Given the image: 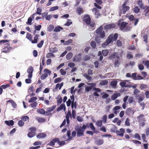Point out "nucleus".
Instances as JSON below:
<instances>
[{
    "label": "nucleus",
    "mask_w": 149,
    "mask_h": 149,
    "mask_svg": "<svg viewBox=\"0 0 149 149\" xmlns=\"http://www.w3.org/2000/svg\"><path fill=\"white\" fill-rule=\"evenodd\" d=\"M89 127L92 130H93V124L92 123H87L86 125H83L82 127L80 126L76 130L77 135L78 137H80L84 135V132L85 131L86 128Z\"/></svg>",
    "instance_id": "obj_1"
},
{
    "label": "nucleus",
    "mask_w": 149,
    "mask_h": 149,
    "mask_svg": "<svg viewBox=\"0 0 149 149\" xmlns=\"http://www.w3.org/2000/svg\"><path fill=\"white\" fill-rule=\"evenodd\" d=\"M118 34L115 33L114 35L111 34L106 40V42L103 43L102 45V47H106L111 42L113 41H116L118 38Z\"/></svg>",
    "instance_id": "obj_2"
},
{
    "label": "nucleus",
    "mask_w": 149,
    "mask_h": 149,
    "mask_svg": "<svg viewBox=\"0 0 149 149\" xmlns=\"http://www.w3.org/2000/svg\"><path fill=\"white\" fill-rule=\"evenodd\" d=\"M137 118L140 126L143 127L145 125V122L146 121V120L145 118L144 114H142L140 115L137 116Z\"/></svg>",
    "instance_id": "obj_3"
},
{
    "label": "nucleus",
    "mask_w": 149,
    "mask_h": 149,
    "mask_svg": "<svg viewBox=\"0 0 149 149\" xmlns=\"http://www.w3.org/2000/svg\"><path fill=\"white\" fill-rule=\"evenodd\" d=\"M44 73L42 74L40 77V78L42 80H44L45 79L48 75H50L51 73V71L47 68H45L44 70Z\"/></svg>",
    "instance_id": "obj_4"
},
{
    "label": "nucleus",
    "mask_w": 149,
    "mask_h": 149,
    "mask_svg": "<svg viewBox=\"0 0 149 149\" xmlns=\"http://www.w3.org/2000/svg\"><path fill=\"white\" fill-rule=\"evenodd\" d=\"M96 33L99 35L100 37L103 38L105 36V32L103 30L102 26H100L96 31Z\"/></svg>",
    "instance_id": "obj_5"
},
{
    "label": "nucleus",
    "mask_w": 149,
    "mask_h": 149,
    "mask_svg": "<svg viewBox=\"0 0 149 149\" xmlns=\"http://www.w3.org/2000/svg\"><path fill=\"white\" fill-rule=\"evenodd\" d=\"M56 107V105H52V107H47L46 109V115L49 116L52 114L50 112L53 111Z\"/></svg>",
    "instance_id": "obj_6"
},
{
    "label": "nucleus",
    "mask_w": 149,
    "mask_h": 149,
    "mask_svg": "<svg viewBox=\"0 0 149 149\" xmlns=\"http://www.w3.org/2000/svg\"><path fill=\"white\" fill-rule=\"evenodd\" d=\"M126 1L121 6L122 12L123 14H125L126 12L130 9V7L128 6H126Z\"/></svg>",
    "instance_id": "obj_7"
},
{
    "label": "nucleus",
    "mask_w": 149,
    "mask_h": 149,
    "mask_svg": "<svg viewBox=\"0 0 149 149\" xmlns=\"http://www.w3.org/2000/svg\"><path fill=\"white\" fill-rule=\"evenodd\" d=\"M82 54L79 53L78 55H76L73 58V61L74 62H77L80 61L82 59Z\"/></svg>",
    "instance_id": "obj_8"
},
{
    "label": "nucleus",
    "mask_w": 149,
    "mask_h": 149,
    "mask_svg": "<svg viewBox=\"0 0 149 149\" xmlns=\"http://www.w3.org/2000/svg\"><path fill=\"white\" fill-rule=\"evenodd\" d=\"M10 45V44L8 43L5 44V47L2 49V52L5 53L9 52L12 49V47H8V46L9 45Z\"/></svg>",
    "instance_id": "obj_9"
},
{
    "label": "nucleus",
    "mask_w": 149,
    "mask_h": 149,
    "mask_svg": "<svg viewBox=\"0 0 149 149\" xmlns=\"http://www.w3.org/2000/svg\"><path fill=\"white\" fill-rule=\"evenodd\" d=\"M83 21L88 25L90 24L91 19L90 16L88 15H86L83 17Z\"/></svg>",
    "instance_id": "obj_10"
},
{
    "label": "nucleus",
    "mask_w": 149,
    "mask_h": 149,
    "mask_svg": "<svg viewBox=\"0 0 149 149\" xmlns=\"http://www.w3.org/2000/svg\"><path fill=\"white\" fill-rule=\"evenodd\" d=\"M96 3H94L95 6L99 9H101L102 7L100 6L102 3V1L101 0H95Z\"/></svg>",
    "instance_id": "obj_11"
},
{
    "label": "nucleus",
    "mask_w": 149,
    "mask_h": 149,
    "mask_svg": "<svg viewBox=\"0 0 149 149\" xmlns=\"http://www.w3.org/2000/svg\"><path fill=\"white\" fill-rule=\"evenodd\" d=\"M34 71L33 67L30 66L29 67L27 70V72L29 73L28 77L29 78H31L32 77V73Z\"/></svg>",
    "instance_id": "obj_12"
},
{
    "label": "nucleus",
    "mask_w": 149,
    "mask_h": 149,
    "mask_svg": "<svg viewBox=\"0 0 149 149\" xmlns=\"http://www.w3.org/2000/svg\"><path fill=\"white\" fill-rule=\"evenodd\" d=\"M125 130L123 128H120V130H117L116 131V133L117 135L121 137H122L123 136V134Z\"/></svg>",
    "instance_id": "obj_13"
},
{
    "label": "nucleus",
    "mask_w": 149,
    "mask_h": 149,
    "mask_svg": "<svg viewBox=\"0 0 149 149\" xmlns=\"http://www.w3.org/2000/svg\"><path fill=\"white\" fill-rule=\"evenodd\" d=\"M129 19L131 21H132L133 20H134V25L136 26L137 24L139 22V19H135L133 15H131L129 17Z\"/></svg>",
    "instance_id": "obj_14"
},
{
    "label": "nucleus",
    "mask_w": 149,
    "mask_h": 149,
    "mask_svg": "<svg viewBox=\"0 0 149 149\" xmlns=\"http://www.w3.org/2000/svg\"><path fill=\"white\" fill-rule=\"evenodd\" d=\"M116 25L115 24L112 23L106 25L104 27V28L105 30H107L114 28L116 27Z\"/></svg>",
    "instance_id": "obj_15"
},
{
    "label": "nucleus",
    "mask_w": 149,
    "mask_h": 149,
    "mask_svg": "<svg viewBox=\"0 0 149 149\" xmlns=\"http://www.w3.org/2000/svg\"><path fill=\"white\" fill-rule=\"evenodd\" d=\"M134 111L133 109H132V108H127L125 111V113L126 115L128 116L130 115L131 113L134 114Z\"/></svg>",
    "instance_id": "obj_16"
},
{
    "label": "nucleus",
    "mask_w": 149,
    "mask_h": 149,
    "mask_svg": "<svg viewBox=\"0 0 149 149\" xmlns=\"http://www.w3.org/2000/svg\"><path fill=\"white\" fill-rule=\"evenodd\" d=\"M58 141V138H55L51 140L48 143V145L51 146H53L55 145V143L57 142Z\"/></svg>",
    "instance_id": "obj_17"
},
{
    "label": "nucleus",
    "mask_w": 149,
    "mask_h": 149,
    "mask_svg": "<svg viewBox=\"0 0 149 149\" xmlns=\"http://www.w3.org/2000/svg\"><path fill=\"white\" fill-rule=\"evenodd\" d=\"M37 11L33 13L32 15V17L34 18V17L35 16L36 14H38L39 15H40L41 14V12L42 11V10L41 8H38L37 9Z\"/></svg>",
    "instance_id": "obj_18"
},
{
    "label": "nucleus",
    "mask_w": 149,
    "mask_h": 149,
    "mask_svg": "<svg viewBox=\"0 0 149 149\" xmlns=\"http://www.w3.org/2000/svg\"><path fill=\"white\" fill-rule=\"evenodd\" d=\"M94 91H95V92L94 93V95L97 97L99 96L97 93H100L101 91V90L99 88H94Z\"/></svg>",
    "instance_id": "obj_19"
},
{
    "label": "nucleus",
    "mask_w": 149,
    "mask_h": 149,
    "mask_svg": "<svg viewBox=\"0 0 149 149\" xmlns=\"http://www.w3.org/2000/svg\"><path fill=\"white\" fill-rule=\"evenodd\" d=\"M46 136V134L44 133H40L37 135V137L38 139H42L45 137Z\"/></svg>",
    "instance_id": "obj_20"
},
{
    "label": "nucleus",
    "mask_w": 149,
    "mask_h": 149,
    "mask_svg": "<svg viewBox=\"0 0 149 149\" xmlns=\"http://www.w3.org/2000/svg\"><path fill=\"white\" fill-rule=\"evenodd\" d=\"M5 123L8 126H13L14 124V121L13 120H6L5 121Z\"/></svg>",
    "instance_id": "obj_21"
},
{
    "label": "nucleus",
    "mask_w": 149,
    "mask_h": 149,
    "mask_svg": "<svg viewBox=\"0 0 149 149\" xmlns=\"http://www.w3.org/2000/svg\"><path fill=\"white\" fill-rule=\"evenodd\" d=\"M120 96V93H117L113 94L111 97V99L112 100H114L117 98L118 97Z\"/></svg>",
    "instance_id": "obj_22"
},
{
    "label": "nucleus",
    "mask_w": 149,
    "mask_h": 149,
    "mask_svg": "<svg viewBox=\"0 0 149 149\" xmlns=\"http://www.w3.org/2000/svg\"><path fill=\"white\" fill-rule=\"evenodd\" d=\"M65 106L64 103L61 104L60 106L57 109L56 111H59L63 109L64 110H65Z\"/></svg>",
    "instance_id": "obj_23"
},
{
    "label": "nucleus",
    "mask_w": 149,
    "mask_h": 149,
    "mask_svg": "<svg viewBox=\"0 0 149 149\" xmlns=\"http://www.w3.org/2000/svg\"><path fill=\"white\" fill-rule=\"evenodd\" d=\"M94 11H95V18H97L100 16V13L99 11L96 8H94Z\"/></svg>",
    "instance_id": "obj_24"
},
{
    "label": "nucleus",
    "mask_w": 149,
    "mask_h": 149,
    "mask_svg": "<svg viewBox=\"0 0 149 149\" xmlns=\"http://www.w3.org/2000/svg\"><path fill=\"white\" fill-rule=\"evenodd\" d=\"M36 119L39 123H44L45 121L46 120V119L44 118L37 117L36 118Z\"/></svg>",
    "instance_id": "obj_25"
},
{
    "label": "nucleus",
    "mask_w": 149,
    "mask_h": 149,
    "mask_svg": "<svg viewBox=\"0 0 149 149\" xmlns=\"http://www.w3.org/2000/svg\"><path fill=\"white\" fill-rule=\"evenodd\" d=\"M117 53L116 52H114L113 54H112L109 56V58L111 59H114L116 58H119V56L116 55Z\"/></svg>",
    "instance_id": "obj_26"
},
{
    "label": "nucleus",
    "mask_w": 149,
    "mask_h": 149,
    "mask_svg": "<svg viewBox=\"0 0 149 149\" xmlns=\"http://www.w3.org/2000/svg\"><path fill=\"white\" fill-rule=\"evenodd\" d=\"M119 84L122 87H129V85L127 84L125 81H121L120 82Z\"/></svg>",
    "instance_id": "obj_27"
},
{
    "label": "nucleus",
    "mask_w": 149,
    "mask_h": 149,
    "mask_svg": "<svg viewBox=\"0 0 149 149\" xmlns=\"http://www.w3.org/2000/svg\"><path fill=\"white\" fill-rule=\"evenodd\" d=\"M128 23L126 22H122L120 24V29L122 30L123 29H124L126 25L128 24Z\"/></svg>",
    "instance_id": "obj_28"
},
{
    "label": "nucleus",
    "mask_w": 149,
    "mask_h": 149,
    "mask_svg": "<svg viewBox=\"0 0 149 149\" xmlns=\"http://www.w3.org/2000/svg\"><path fill=\"white\" fill-rule=\"evenodd\" d=\"M118 81L116 80H113L111 81L110 84L114 88H116V86L117 84Z\"/></svg>",
    "instance_id": "obj_29"
},
{
    "label": "nucleus",
    "mask_w": 149,
    "mask_h": 149,
    "mask_svg": "<svg viewBox=\"0 0 149 149\" xmlns=\"http://www.w3.org/2000/svg\"><path fill=\"white\" fill-rule=\"evenodd\" d=\"M104 143V140L102 139H99L96 141L95 143L97 145H100Z\"/></svg>",
    "instance_id": "obj_30"
},
{
    "label": "nucleus",
    "mask_w": 149,
    "mask_h": 149,
    "mask_svg": "<svg viewBox=\"0 0 149 149\" xmlns=\"http://www.w3.org/2000/svg\"><path fill=\"white\" fill-rule=\"evenodd\" d=\"M36 134V132H29V133H28L27 134L29 138H32Z\"/></svg>",
    "instance_id": "obj_31"
},
{
    "label": "nucleus",
    "mask_w": 149,
    "mask_h": 149,
    "mask_svg": "<svg viewBox=\"0 0 149 149\" xmlns=\"http://www.w3.org/2000/svg\"><path fill=\"white\" fill-rule=\"evenodd\" d=\"M137 97H138V102L139 103L142 101L144 99V97L143 95L141 94H139L138 95Z\"/></svg>",
    "instance_id": "obj_32"
},
{
    "label": "nucleus",
    "mask_w": 149,
    "mask_h": 149,
    "mask_svg": "<svg viewBox=\"0 0 149 149\" xmlns=\"http://www.w3.org/2000/svg\"><path fill=\"white\" fill-rule=\"evenodd\" d=\"M144 8L145 9V15L146 16H149V6H145Z\"/></svg>",
    "instance_id": "obj_33"
},
{
    "label": "nucleus",
    "mask_w": 149,
    "mask_h": 149,
    "mask_svg": "<svg viewBox=\"0 0 149 149\" xmlns=\"http://www.w3.org/2000/svg\"><path fill=\"white\" fill-rule=\"evenodd\" d=\"M38 36H39L37 34L35 36L34 38V40H32L31 43L33 44L37 43L38 40Z\"/></svg>",
    "instance_id": "obj_34"
},
{
    "label": "nucleus",
    "mask_w": 149,
    "mask_h": 149,
    "mask_svg": "<svg viewBox=\"0 0 149 149\" xmlns=\"http://www.w3.org/2000/svg\"><path fill=\"white\" fill-rule=\"evenodd\" d=\"M10 102L11 103L12 106L14 108H16V107L17 104L13 100L11 99H10L7 101V102Z\"/></svg>",
    "instance_id": "obj_35"
},
{
    "label": "nucleus",
    "mask_w": 149,
    "mask_h": 149,
    "mask_svg": "<svg viewBox=\"0 0 149 149\" xmlns=\"http://www.w3.org/2000/svg\"><path fill=\"white\" fill-rule=\"evenodd\" d=\"M140 93V91L137 89H135L133 92V94L135 95V97H137L139 93Z\"/></svg>",
    "instance_id": "obj_36"
},
{
    "label": "nucleus",
    "mask_w": 149,
    "mask_h": 149,
    "mask_svg": "<svg viewBox=\"0 0 149 149\" xmlns=\"http://www.w3.org/2000/svg\"><path fill=\"white\" fill-rule=\"evenodd\" d=\"M137 4L141 8H144L143 7V4L141 0H139L137 2Z\"/></svg>",
    "instance_id": "obj_37"
},
{
    "label": "nucleus",
    "mask_w": 149,
    "mask_h": 149,
    "mask_svg": "<svg viewBox=\"0 0 149 149\" xmlns=\"http://www.w3.org/2000/svg\"><path fill=\"white\" fill-rule=\"evenodd\" d=\"M73 56V54L72 52L68 53L66 55V58L68 60H69Z\"/></svg>",
    "instance_id": "obj_38"
},
{
    "label": "nucleus",
    "mask_w": 149,
    "mask_h": 149,
    "mask_svg": "<svg viewBox=\"0 0 149 149\" xmlns=\"http://www.w3.org/2000/svg\"><path fill=\"white\" fill-rule=\"evenodd\" d=\"M37 112L38 113H39L42 114L44 115L45 114H46V111L43 109H38L37 110Z\"/></svg>",
    "instance_id": "obj_39"
},
{
    "label": "nucleus",
    "mask_w": 149,
    "mask_h": 149,
    "mask_svg": "<svg viewBox=\"0 0 149 149\" xmlns=\"http://www.w3.org/2000/svg\"><path fill=\"white\" fill-rule=\"evenodd\" d=\"M26 38L28 39L29 41L32 42V36H31V34L30 33H27Z\"/></svg>",
    "instance_id": "obj_40"
},
{
    "label": "nucleus",
    "mask_w": 149,
    "mask_h": 149,
    "mask_svg": "<svg viewBox=\"0 0 149 149\" xmlns=\"http://www.w3.org/2000/svg\"><path fill=\"white\" fill-rule=\"evenodd\" d=\"M102 53L103 55L106 56H107L109 53V51L108 49L103 50L102 51Z\"/></svg>",
    "instance_id": "obj_41"
},
{
    "label": "nucleus",
    "mask_w": 149,
    "mask_h": 149,
    "mask_svg": "<svg viewBox=\"0 0 149 149\" xmlns=\"http://www.w3.org/2000/svg\"><path fill=\"white\" fill-rule=\"evenodd\" d=\"M21 119L24 121H29V118L28 116H23L21 118Z\"/></svg>",
    "instance_id": "obj_42"
},
{
    "label": "nucleus",
    "mask_w": 149,
    "mask_h": 149,
    "mask_svg": "<svg viewBox=\"0 0 149 149\" xmlns=\"http://www.w3.org/2000/svg\"><path fill=\"white\" fill-rule=\"evenodd\" d=\"M108 83V81L107 80H102L100 82V84L102 86L105 85L107 84Z\"/></svg>",
    "instance_id": "obj_43"
},
{
    "label": "nucleus",
    "mask_w": 149,
    "mask_h": 149,
    "mask_svg": "<svg viewBox=\"0 0 149 149\" xmlns=\"http://www.w3.org/2000/svg\"><path fill=\"white\" fill-rule=\"evenodd\" d=\"M116 129L117 127L116 126L114 125H113L112 127H111L110 129V131L111 132H113L114 133L116 132V131L117 130Z\"/></svg>",
    "instance_id": "obj_44"
},
{
    "label": "nucleus",
    "mask_w": 149,
    "mask_h": 149,
    "mask_svg": "<svg viewBox=\"0 0 149 149\" xmlns=\"http://www.w3.org/2000/svg\"><path fill=\"white\" fill-rule=\"evenodd\" d=\"M133 11L136 13H137L140 10V9L138 6H135L133 8Z\"/></svg>",
    "instance_id": "obj_45"
},
{
    "label": "nucleus",
    "mask_w": 149,
    "mask_h": 149,
    "mask_svg": "<svg viewBox=\"0 0 149 149\" xmlns=\"http://www.w3.org/2000/svg\"><path fill=\"white\" fill-rule=\"evenodd\" d=\"M141 137L143 142L146 143H147V141L146 140V135L145 134H142Z\"/></svg>",
    "instance_id": "obj_46"
},
{
    "label": "nucleus",
    "mask_w": 149,
    "mask_h": 149,
    "mask_svg": "<svg viewBox=\"0 0 149 149\" xmlns=\"http://www.w3.org/2000/svg\"><path fill=\"white\" fill-rule=\"evenodd\" d=\"M61 29L63 30V28L60 26L56 27L54 31L55 32H59L61 31Z\"/></svg>",
    "instance_id": "obj_47"
},
{
    "label": "nucleus",
    "mask_w": 149,
    "mask_h": 149,
    "mask_svg": "<svg viewBox=\"0 0 149 149\" xmlns=\"http://www.w3.org/2000/svg\"><path fill=\"white\" fill-rule=\"evenodd\" d=\"M54 29V26L52 24L50 25L48 27L47 30L49 32L52 31Z\"/></svg>",
    "instance_id": "obj_48"
},
{
    "label": "nucleus",
    "mask_w": 149,
    "mask_h": 149,
    "mask_svg": "<svg viewBox=\"0 0 149 149\" xmlns=\"http://www.w3.org/2000/svg\"><path fill=\"white\" fill-rule=\"evenodd\" d=\"M83 12V10L82 8H78L77 9V13L79 15L81 14Z\"/></svg>",
    "instance_id": "obj_49"
},
{
    "label": "nucleus",
    "mask_w": 149,
    "mask_h": 149,
    "mask_svg": "<svg viewBox=\"0 0 149 149\" xmlns=\"http://www.w3.org/2000/svg\"><path fill=\"white\" fill-rule=\"evenodd\" d=\"M37 99V98L36 97H33L31 98L29 101V103H31L33 102H35L36 100Z\"/></svg>",
    "instance_id": "obj_50"
},
{
    "label": "nucleus",
    "mask_w": 149,
    "mask_h": 149,
    "mask_svg": "<svg viewBox=\"0 0 149 149\" xmlns=\"http://www.w3.org/2000/svg\"><path fill=\"white\" fill-rule=\"evenodd\" d=\"M134 136L136 139L139 140H141L140 136L138 133H135L134 135Z\"/></svg>",
    "instance_id": "obj_51"
},
{
    "label": "nucleus",
    "mask_w": 149,
    "mask_h": 149,
    "mask_svg": "<svg viewBox=\"0 0 149 149\" xmlns=\"http://www.w3.org/2000/svg\"><path fill=\"white\" fill-rule=\"evenodd\" d=\"M52 57H54V54H53L52 53H48L46 54V57L47 58H51Z\"/></svg>",
    "instance_id": "obj_52"
},
{
    "label": "nucleus",
    "mask_w": 149,
    "mask_h": 149,
    "mask_svg": "<svg viewBox=\"0 0 149 149\" xmlns=\"http://www.w3.org/2000/svg\"><path fill=\"white\" fill-rule=\"evenodd\" d=\"M142 63L146 66L147 68L149 67V61H143Z\"/></svg>",
    "instance_id": "obj_53"
},
{
    "label": "nucleus",
    "mask_w": 149,
    "mask_h": 149,
    "mask_svg": "<svg viewBox=\"0 0 149 149\" xmlns=\"http://www.w3.org/2000/svg\"><path fill=\"white\" fill-rule=\"evenodd\" d=\"M70 117H71V112L70 111H69L67 113L65 116V118H66V120H69Z\"/></svg>",
    "instance_id": "obj_54"
},
{
    "label": "nucleus",
    "mask_w": 149,
    "mask_h": 149,
    "mask_svg": "<svg viewBox=\"0 0 149 149\" xmlns=\"http://www.w3.org/2000/svg\"><path fill=\"white\" fill-rule=\"evenodd\" d=\"M73 41V40L71 39H69L68 41H65L64 43V45H68L72 42Z\"/></svg>",
    "instance_id": "obj_55"
},
{
    "label": "nucleus",
    "mask_w": 149,
    "mask_h": 149,
    "mask_svg": "<svg viewBox=\"0 0 149 149\" xmlns=\"http://www.w3.org/2000/svg\"><path fill=\"white\" fill-rule=\"evenodd\" d=\"M96 125L98 127H101L102 125V120L100 121H97L95 123Z\"/></svg>",
    "instance_id": "obj_56"
},
{
    "label": "nucleus",
    "mask_w": 149,
    "mask_h": 149,
    "mask_svg": "<svg viewBox=\"0 0 149 149\" xmlns=\"http://www.w3.org/2000/svg\"><path fill=\"white\" fill-rule=\"evenodd\" d=\"M101 94V95H103L102 97L103 98H106L109 96L108 94L104 92L102 93Z\"/></svg>",
    "instance_id": "obj_57"
},
{
    "label": "nucleus",
    "mask_w": 149,
    "mask_h": 149,
    "mask_svg": "<svg viewBox=\"0 0 149 149\" xmlns=\"http://www.w3.org/2000/svg\"><path fill=\"white\" fill-rule=\"evenodd\" d=\"M102 52H101V51H99L98 52V55L100 56L99 60L100 61H101L103 58V56L102 55Z\"/></svg>",
    "instance_id": "obj_58"
},
{
    "label": "nucleus",
    "mask_w": 149,
    "mask_h": 149,
    "mask_svg": "<svg viewBox=\"0 0 149 149\" xmlns=\"http://www.w3.org/2000/svg\"><path fill=\"white\" fill-rule=\"evenodd\" d=\"M67 136L68 137L69 140H71L72 139V137L70 136L71 133L70 130L68 131L67 132Z\"/></svg>",
    "instance_id": "obj_59"
},
{
    "label": "nucleus",
    "mask_w": 149,
    "mask_h": 149,
    "mask_svg": "<svg viewBox=\"0 0 149 149\" xmlns=\"http://www.w3.org/2000/svg\"><path fill=\"white\" fill-rule=\"evenodd\" d=\"M130 120L128 118L126 119L125 124L127 126H130Z\"/></svg>",
    "instance_id": "obj_60"
},
{
    "label": "nucleus",
    "mask_w": 149,
    "mask_h": 149,
    "mask_svg": "<svg viewBox=\"0 0 149 149\" xmlns=\"http://www.w3.org/2000/svg\"><path fill=\"white\" fill-rule=\"evenodd\" d=\"M58 9V6H55L51 7L49 9L50 11H52L56 10H57Z\"/></svg>",
    "instance_id": "obj_61"
},
{
    "label": "nucleus",
    "mask_w": 149,
    "mask_h": 149,
    "mask_svg": "<svg viewBox=\"0 0 149 149\" xmlns=\"http://www.w3.org/2000/svg\"><path fill=\"white\" fill-rule=\"evenodd\" d=\"M84 77H85L88 80H91V77L90 76H89L87 74V73H84Z\"/></svg>",
    "instance_id": "obj_62"
},
{
    "label": "nucleus",
    "mask_w": 149,
    "mask_h": 149,
    "mask_svg": "<svg viewBox=\"0 0 149 149\" xmlns=\"http://www.w3.org/2000/svg\"><path fill=\"white\" fill-rule=\"evenodd\" d=\"M147 87V85H145L143 84H142L141 85L140 88V89L141 90H143L144 89L146 88Z\"/></svg>",
    "instance_id": "obj_63"
},
{
    "label": "nucleus",
    "mask_w": 149,
    "mask_h": 149,
    "mask_svg": "<svg viewBox=\"0 0 149 149\" xmlns=\"http://www.w3.org/2000/svg\"><path fill=\"white\" fill-rule=\"evenodd\" d=\"M18 125L20 127L23 126L24 125V123L23 121L21 120H19L18 123Z\"/></svg>",
    "instance_id": "obj_64"
}]
</instances>
